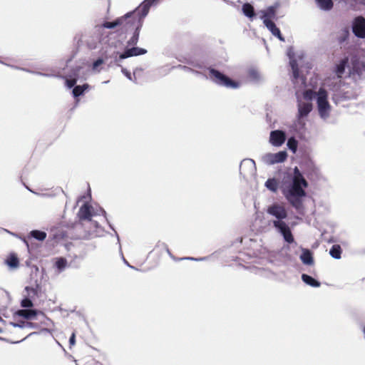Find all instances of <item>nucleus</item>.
<instances>
[{
	"instance_id": "nucleus-1",
	"label": "nucleus",
	"mask_w": 365,
	"mask_h": 365,
	"mask_svg": "<svg viewBox=\"0 0 365 365\" xmlns=\"http://www.w3.org/2000/svg\"><path fill=\"white\" fill-rule=\"evenodd\" d=\"M308 182L302 175L297 167L294 169L292 184L284 195L291 205L297 209L302 206L301 197L306 195L305 188Z\"/></svg>"
},
{
	"instance_id": "nucleus-2",
	"label": "nucleus",
	"mask_w": 365,
	"mask_h": 365,
	"mask_svg": "<svg viewBox=\"0 0 365 365\" xmlns=\"http://www.w3.org/2000/svg\"><path fill=\"white\" fill-rule=\"evenodd\" d=\"M136 14L133 16L130 20V24L127 26L126 31L129 29H134L132 37L127 41L128 46H135L139 40L140 29L143 26V19L145 16H142V12L138 11V8L136 9Z\"/></svg>"
},
{
	"instance_id": "nucleus-3",
	"label": "nucleus",
	"mask_w": 365,
	"mask_h": 365,
	"mask_svg": "<svg viewBox=\"0 0 365 365\" xmlns=\"http://www.w3.org/2000/svg\"><path fill=\"white\" fill-rule=\"evenodd\" d=\"M209 76L210 79L217 85L232 88H236L239 86L237 82L232 80L215 68H209Z\"/></svg>"
},
{
	"instance_id": "nucleus-4",
	"label": "nucleus",
	"mask_w": 365,
	"mask_h": 365,
	"mask_svg": "<svg viewBox=\"0 0 365 365\" xmlns=\"http://www.w3.org/2000/svg\"><path fill=\"white\" fill-rule=\"evenodd\" d=\"M328 93L327 91L323 88H320L317 92V107L319 115L322 118H327L329 115V112L331 110V106L328 102Z\"/></svg>"
},
{
	"instance_id": "nucleus-5",
	"label": "nucleus",
	"mask_w": 365,
	"mask_h": 365,
	"mask_svg": "<svg viewBox=\"0 0 365 365\" xmlns=\"http://www.w3.org/2000/svg\"><path fill=\"white\" fill-rule=\"evenodd\" d=\"M136 13V10H135L133 12L128 13L125 16L116 19L114 21H106L103 24V26L106 29H113L116 26H122L125 29H127V26L130 23V20Z\"/></svg>"
},
{
	"instance_id": "nucleus-6",
	"label": "nucleus",
	"mask_w": 365,
	"mask_h": 365,
	"mask_svg": "<svg viewBox=\"0 0 365 365\" xmlns=\"http://www.w3.org/2000/svg\"><path fill=\"white\" fill-rule=\"evenodd\" d=\"M273 226L282 234L284 240L291 244L294 242V239L292 234L291 230L287 223L283 220H274Z\"/></svg>"
},
{
	"instance_id": "nucleus-7",
	"label": "nucleus",
	"mask_w": 365,
	"mask_h": 365,
	"mask_svg": "<svg viewBox=\"0 0 365 365\" xmlns=\"http://www.w3.org/2000/svg\"><path fill=\"white\" fill-rule=\"evenodd\" d=\"M287 153L286 151H279L277 153H267L263 158V162L267 165L283 163L287 160Z\"/></svg>"
},
{
	"instance_id": "nucleus-8",
	"label": "nucleus",
	"mask_w": 365,
	"mask_h": 365,
	"mask_svg": "<svg viewBox=\"0 0 365 365\" xmlns=\"http://www.w3.org/2000/svg\"><path fill=\"white\" fill-rule=\"evenodd\" d=\"M267 213L275 217L277 220H282L287 217V212L285 207L279 204L274 203L270 205L267 210Z\"/></svg>"
},
{
	"instance_id": "nucleus-9",
	"label": "nucleus",
	"mask_w": 365,
	"mask_h": 365,
	"mask_svg": "<svg viewBox=\"0 0 365 365\" xmlns=\"http://www.w3.org/2000/svg\"><path fill=\"white\" fill-rule=\"evenodd\" d=\"M353 32L359 38H365V19L363 16H357L353 23Z\"/></svg>"
},
{
	"instance_id": "nucleus-10",
	"label": "nucleus",
	"mask_w": 365,
	"mask_h": 365,
	"mask_svg": "<svg viewBox=\"0 0 365 365\" xmlns=\"http://www.w3.org/2000/svg\"><path fill=\"white\" fill-rule=\"evenodd\" d=\"M286 140L285 133L282 130H276L270 133L269 142L274 146H281Z\"/></svg>"
},
{
	"instance_id": "nucleus-11",
	"label": "nucleus",
	"mask_w": 365,
	"mask_h": 365,
	"mask_svg": "<svg viewBox=\"0 0 365 365\" xmlns=\"http://www.w3.org/2000/svg\"><path fill=\"white\" fill-rule=\"evenodd\" d=\"M147 53V50L145 48L133 46L130 48H126L122 53L119 55V59H125L132 56H137L145 54Z\"/></svg>"
},
{
	"instance_id": "nucleus-12",
	"label": "nucleus",
	"mask_w": 365,
	"mask_h": 365,
	"mask_svg": "<svg viewBox=\"0 0 365 365\" xmlns=\"http://www.w3.org/2000/svg\"><path fill=\"white\" fill-rule=\"evenodd\" d=\"M17 314L26 319L33 320L36 319L38 314L43 315V313L33 309H21L17 312Z\"/></svg>"
},
{
	"instance_id": "nucleus-13",
	"label": "nucleus",
	"mask_w": 365,
	"mask_h": 365,
	"mask_svg": "<svg viewBox=\"0 0 365 365\" xmlns=\"http://www.w3.org/2000/svg\"><path fill=\"white\" fill-rule=\"evenodd\" d=\"M263 23L274 36H277L281 41H284L280 30L271 19H264Z\"/></svg>"
},
{
	"instance_id": "nucleus-14",
	"label": "nucleus",
	"mask_w": 365,
	"mask_h": 365,
	"mask_svg": "<svg viewBox=\"0 0 365 365\" xmlns=\"http://www.w3.org/2000/svg\"><path fill=\"white\" fill-rule=\"evenodd\" d=\"M91 207L88 204L83 205L78 212L80 220H88L91 218Z\"/></svg>"
},
{
	"instance_id": "nucleus-15",
	"label": "nucleus",
	"mask_w": 365,
	"mask_h": 365,
	"mask_svg": "<svg viewBox=\"0 0 365 365\" xmlns=\"http://www.w3.org/2000/svg\"><path fill=\"white\" fill-rule=\"evenodd\" d=\"M5 264L11 269H16L19 267V259L15 253H10L5 259Z\"/></svg>"
},
{
	"instance_id": "nucleus-16",
	"label": "nucleus",
	"mask_w": 365,
	"mask_h": 365,
	"mask_svg": "<svg viewBox=\"0 0 365 365\" xmlns=\"http://www.w3.org/2000/svg\"><path fill=\"white\" fill-rule=\"evenodd\" d=\"M312 110L310 103H302L299 105V118L307 116Z\"/></svg>"
},
{
	"instance_id": "nucleus-17",
	"label": "nucleus",
	"mask_w": 365,
	"mask_h": 365,
	"mask_svg": "<svg viewBox=\"0 0 365 365\" xmlns=\"http://www.w3.org/2000/svg\"><path fill=\"white\" fill-rule=\"evenodd\" d=\"M349 62L348 57H345L340 61V62L336 65L335 68V73L339 78H341L345 71V68L347 66Z\"/></svg>"
},
{
	"instance_id": "nucleus-18",
	"label": "nucleus",
	"mask_w": 365,
	"mask_h": 365,
	"mask_svg": "<svg viewBox=\"0 0 365 365\" xmlns=\"http://www.w3.org/2000/svg\"><path fill=\"white\" fill-rule=\"evenodd\" d=\"M261 13L262 15L261 16V19L264 21V19H271L275 17L276 15V6H270L266 10L262 11Z\"/></svg>"
},
{
	"instance_id": "nucleus-19",
	"label": "nucleus",
	"mask_w": 365,
	"mask_h": 365,
	"mask_svg": "<svg viewBox=\"0 0 365 365\" xmlns=\"http://www.w3.org/2000/svg\"><path fill=\"white\" fill-rule=\"evenodd\" d=\"M157 0H145L138 7V11L142 12V16H145L150 9V6Z\"/></svg>"
},
{
	"instance_id": "nucleus-20",
	"label": "nucleus",
	"mask_w": 365,
	"mask_h": 365,
	"mask_svg": "<svg viewBox=\"0 0 365 365\" xmlns=\"http://www.w3.org/2000/svg\"><path fill=\"white\" fill-rule=\"evenodd\" d=\"M302 279L303 280L304 282L313 287H319L321 285V283L319 282L314 279L312 277L306 274H302Z\"/></svg>"
},
{
	"instance_id": "nucleus-21",
	"label": "nucleus",
	"mask_w": 365,
	"mask_h": 365,
	"mask_svg": "<svg viewBox=\"0 0 365 365\" xmlns=\"http://www.w3.org/2000/svg\"><path fill=\"white\" fill-rule=\"evenodd\" d=\"M242 12L250 19H252L255 16L254 7L250 3H245L243 4Z\"/></svg>"
},
{
	"instance_id": "nucleus-22",
	"label": "nucleus",
	"mask_w": 365,
	"mask_h": 365,
	"mask_svg": "<svg viewBox=\"0 0 365 365\" xmlns=\"http://www.w3.org/2000/svg\"><path fill=\"white\" fill-rule=\"evenodd\" d=\"M301 260L304 264L311 265L314 263V259L312 253L309 250H307L300 256Z\"/></svg>"
},
{
	"instance_id": "nucleus-23",
	"label": "nucleus",
	"mask_w": 365,
	"mask_h": 365,
	"mask_svg": "<svg viewBox=\"0 0 365 365\" xmlns=\"http://www.w3.org/2000/svg\"><path fill=\"white\" fill-rule=\"evenodd\" d=\"M318 6L323 10H331L333 8L334 3L332 0H315Z\"/></svg>"
},
{
	"instance_id": "nucleus-24",
	"label": "nucleus",
	"mask_w": 365,
	"mask_h": 365,
	"mask_svg": "<svg viewBox=\"0 0 365 365\" xmlns=\"http://www.w3.org/2000/svg\"><path fill=\"white\" fill-rule=\"evenodd\" d=\"M342 250L339 245H334L330 249L329 254L334 259H340Z\"/></svg>"
},
{
	"instance_id": "nucleus-25",
	"label": "nucleus",
	"mask_w": 365,
	"mask_h": 365,
	"mask_svg": "<svg viewBox=\"0 0 365 365\" xmlns=\"http://www.w3.org/2000/svg\"><path fill=\"white\" fill-rule=\"evenodd\" d=\"M279 183L275 178H269L265 182L267 188L274 192H276L278 190Z\"/></svg>"
},
{
	"instance_id": "nucleus-26",
	"label": "nucleus",
	"mask_w": 365,
	"mask_h": 365,
	"mask_svg": "<svg viewBox=\"0 0 365 365\" xmlns=\"http://www.w3.org/2000/svg\"><path fill=\"white\" fill-rule=\"evenodd\" d=\"M88 88V84H84L83 86H76L73 89V95L74 96V97H78L81 96Z\"/></svg>"
},
{
	"instance_id": "nucleus-27",
	"label": "nucleus",
	"mask_w": 365,
	"mask_h": 365,
	"mask_svg": "<svg viewBox=\"0 0 365 365\" xmlns=\"http://www.w3.org/2000/svg\"><path fill=\"white\" fill-rule=\"evenodd\" d=\"M30 235L31 237H33L34 238H35L39 241H43L46 237V233L45 232L40 231V230H32L30 232Z\"/></svg>"
},
{
	"instance_id": "nucleus-28",
	"label": "nucleus",
	"mask_w": 365,
	"mask_h": 365,
	"mask_svg": "<svg viewBox=\"0 0 365 365\" xmlns=\"http://www.w3.org/2000/svg\"><path fill=\"white\" fill-rule=\"evenodd\" d=\"M297 145L298 142L294 137H291L288 139L287 146L293 153L297 151Z\"/></svg>"
},
{
	"instance_id": "nucleus-29",
	"label": "nucleus",
	"mask_w": 365,
	"mask_h": 365,
	"mask_svg": "<svg viewBox=\"0 0 365 365\" xmlns=\"http://www.w3.org/2000/svg\"><path fill=\"white\" fill-rule=\"evenodd\" d=\"M66 265H67V261H66V259L65 258L60 257V258L57 259V260L56 262V267L59 270H63V269H65Z\"/></svg>"
},
{
	"instance_id": "nucleus-30",
	"label": "nucleus",
	"mask_w": 365,
	"mask_h": 365,
	"mask_svg": "<svg viewBox=\"0 0 365 365\" xmlns=\"http://www.w3.org/2000/svg\"><path fill=\"white\" fill-rule=\"evenodd\" d=\"M104 61L102 58H98L96 61H95L92 66L93 71L99 72L101 69L98 68L100 66H101L103 63Z\"/></svg>"
},
{
	"instance_id": "nucleus-31",
	"label": "nucleus",
	"mask_w": 365,
	"mask_h": 365,
	"mask_svg": "<svg viewBox=\"0 0 365 365\" xmlns=\"http://www.w3.org/2000/svg\"><path fill=\"white\" fill-rule=\"evenodd\" d=\"M315 95H317V93L310 89L305 91L304 93V97L307 100H312L315 96Z\"/></svg>"
},
{
	"instance_id": "nucleus-32",
	"label": "nucleus",
	"mask_w": 365,
	"mask_h": 365,
	"mask_svg": "<svg viewBox=\"0 0 365 365\" xmlns=\"http://www.w3.org/2000/svg\"><path fill=\"white\" fill-rule=\"evenodd\" d=\"M21 304L23 307H31L33 306L32 302L31 301V299H29L28 298L24 299L21 301Z\"/></svg>"
},
{
	"instance_id": "nucleus-33",
	"label": "nucleus",
	"mask_w": 365,
	"mask_h": 365,
	"mask_svg": "<svg viewBox=\"0 0 365 365\" xmlns=\"http://www.w3.org/2000/svg\"><path fill=\"white\" fill-rule=\"evenodd\" d=\"M66 85L68 88H72L75 86V84L76 83V79L75 78H73V79H67L66 81Z\"/></svg>"
},
{
	"instance_id": "nucleus-34",
	"label": "nucleus",
	"mask_w": 365,
	"mask_h": 365,
	"mask_svg": "<svg viewBox=\"0 0 365 365\" xmlns=\"http://www.w3.org/2000/svg\"><path fill=\"white\" fill-rule=\"evenodd\" d=\"M292 70H293V75H294V78H297L299 75L298 68L295 63H292Z\"/></svg>"
},
{
	"instance_id": "nucleus-35",
	"label": "nucleus",
	"mask_w": 365,
	"mask_h": 365,
	"mask_svg": "<svg viewBox=\"0 0 365 365\" xmlns=\"http://www.w3.org/2000/svg\"><path fill=\"white\" fill-rule=\"evenodd\" d=\"M249 76L253 79H257L259 76L258 73L255 70H250L249 71Z\"/></svg>"
},
{
	"instance_id": "nucleus-36",
	"label": "nucleus",
	"mask_w": 365,
	"mask_h": 365,
	"mask_svg": "<svg viewBox=\"0 0 365 365\" xmlns=\"http://www.w3.org/2000/svg\"><path fill=\"white\" fill-rule=\"evenodd\" d=\"M76 343V334L73 333L69 339L70 346H73Z\"/></svg>"
},
{
	"instance_id": "nucleus-37",
	"label": "nucleus",
	"mask_w": 365,
	"mask_h": 365,
	"mask_svg": "<svg viewBox=\"0 0 365 365\" xmlns=\"http://www.w3.org/2000/svg\"><path fill=\"white\" fill-rule=\"evenodd\" d=\"M348 35H349V32H348V31H344V37H341V38L339 39V43H342V42H344V41L347 38Z\"/></svg>"
},
{
	"instance_id": "nucleus-38",
	"label": "nucleus",
	"mask_w": 365,
	"mask_h": 365,
	"mask_svg": "<svg viewBox=\"0 0 365 365\" xmlns=\"http://www.w3.org/2000/svg\"><path fill=\"white\" fill-rule=\"evenodd\" d=\"M29 322H22L21 324H14L15 327H24L26 325H29Z\"/></svg>"
},
{
	"instance_id": "nucleus-39",
	"label": "nucleus",
	"mask_w": 365,
	"mask_h": 365,
	"mask_svg": "<svg viewBox=\"0 0 365 365\" xmlns=\"http://www.w3.org/2000/svg\"><path fill=\"white\" fill-rule=\"evenodd\" d=\"M96 365H103V364H101V363L96 362Z\"/></svg>"
}]
</instances>
